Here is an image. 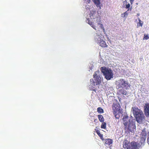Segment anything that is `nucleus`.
<instances>
[{
	"label": "nucleus",
	"instance_id": "obj_30",
	"mask_svg": "<svg viewBox=\"0 0 149 149\" xmlns=\"http://www.w3.org/2000/svg\"><path fill=\"white\" fill-rule=\"evenodd\" d=\"M95 120H95V121H96Z\"/></svg>",
	"mask_w": 149,
	"mask_h": 149
},
{
	"label": "nucleus",
	"instance_id": "obj_2",
	"mask_svg": "<svg viewBox=\"0 0 149 149\" xmlns=\"http://www.w3.org/2000/svg\"><path fill=\"white\" fill-rule=\"evenodd\" d=\"M86 19V22L90 25L94 29L96 30H98V28L99 27L100 28H101L103 30L104 32V29L103 27L102 24L101 23L100 17H98L96 20L95 19L92 20V21H90L88 18Z\"/></svg>",
	"mask_w": 149,
	"mask_h": 149
},
{
	"label": "nucleus",
	"instance_id": "obj_32",
	"mask_svg": "<svg viewBox=\"0 0 149 149\" xmlns=\"http://www.w3.org/2000/svg\"><path fill=\"white\" fill-rule=\"evenodd\" d=\"M116 115H115V117L116 118Z\"/></svg>",
	"mask_w": 149,
	"mask_h": 149
},
{
	"label": "nucleus",
	"instance_id": "obj_14",
	"mask_svg": "<svg viewBox=\"0 0 149 149\" xmlns=\"http://www.w3.org/2000/svg\"><path fill=\"white\" fill-rule=\"evenodd\" d=\"M105 144L109 145L112 143V141L111 139H107L105 140Z\"/></svg>",
	"mask_w": 149,
	"mask_h": 149
},
{
	"label": "nucleus",
	"instance_id": "obj_27",
	"mask_svg": "<svg viewBox=\"0 0 149 149\" xmlns=\"http://www.w3.org/2000/svg\"><path fill=\"white\" fill-rule=\"evenodd\" d=\"M124 17H125V15H127V12L126 11V12H125L124 13Z\"/></svg>",
	"mask_w": 149,
	"mask_h": 149
},
{
	"label": "nucleus",
	"instance_id": "obj_1",
	"mask_svg": "<svg viewBox=\"0 0 149 149\" xmlns=\"http://www.w3.org/2000/svg\"><path fill=\"white\" fill-rule=\"evenodd\" d=\"M131 112L133 113L135 117L137 122L141 123L144 121L145 117L142 112L136 107H132L131 109Z\"/></svg>",
	"mask_w": 149,
	"mask_h": 149
},
{
	"label": "nucleus",
	"instance_id": "obj_9",
	"mask_svg": "<svg viewBox=\"0 0 149 149\" xmlns=\"http://www.w3.org/2000/svg\"><path fill=\"white\" fill-rule=\"evenodd\" d=\"M120 106L118 103L113 104L112 105L113 110L115 112L118 111L120 110Z\"/></svg>",
	"mask_w": 149,
	"mask_h": 149
},
{
	"label": "nucleus",
	"instance_id": "obj_24",
	"mask_svg": "<svg viewBox=\"0 0 149 149\" xmlns=\"http://www.w3.org/2000/svg\"><path fill=\"white\" fill-rule=\"evenodd\" d=\"M147 141L148 143L149 144V135H148V137L147 138Z\"/></svg>",
	"mask_w": 149,
	"mask_h": 149
},
{
	"label": "nucleus",
	"instance_id": "obj_17",
	"mask_svg": "<svg viewBox=\"0 0 149 149\" xmlns=\"http://www.w3.org/2000/svg\"><path fill=\"white\" fill-rule=\"evenodd\" d=\"M97 112L100 113L104 112V110L101 108L99 107L97 109Z\"/></svg>",
	"mask_w": 149,
	"mask_h": 149
},
{
	"label": "nucleus",
	"instance_id": "obj_18",
	"mask_svg": "<svg viewBox=\"0 0 149 149\" xmlns=\"http://www.w3.org/2000/svg\"><path fill=\"white\" fill-rule=\"evenodd\" d=\"M102 125L101 126L102 128L105 129L106 127V123L104 122H102Z\"/></svg>",
	"mask_w": 149,
	"mask_h": 149
},
{
	"label": "nucleus",
	"instance_id": "obj_8",
	"mask_svg": "<svg viewBox=\"0 0 149 149\" xmlns=\"http://www.w3.org/2000/svg\"><path fill=\"white\" fill-rule=\"evenodd\" d=\"M140 146V145L137 142H132L131 143L129 149H139Z\"/></svg>",
	"mask_w": 149,
	"mask_h": 149
},
{
	"label": "nucleus",
	"instance_id": "obj_26",
	"mask_svg": "<svg viewBox=\"0 0 149 149\" xmlns=\"http://www.w3.org/2000/svg\"><path fill=\"white\" fill-rule=\"evenodd\" d=\"M134 0H130V2L131 4L133 3V2L134 1Z\"/></svg>",
	"mask_w": 149,
	"mask_h": 149
},
{
	"label": "nucleus",
	"instance_id": "obj_25",
	"mask_svg": "<svg viewBox=\"0 0 149 149\" xmlns=\"http://www.w3.org/2000/svg\"><path fill=\"white\" fill-rule=\"evenodd\" d=\"M92 87H93V88H91L90 90L94 91V89H95V88L94 87H93V86Z\"/></svg>",
	"mask_w": 149,
	"mask_h": 149
},
{
	"label": "nucleus",
	"instance_id": "obj_12",
	"mask_svg": "<svg viewBox=\"0 0 149 149\" xmlns=\"http://www.w3.org/2000/svg\"><path fill=\"white\" fill-rule=\"evenodd\" d=\"M92 1L97 7H99L100 9L101 8L100 6V0H92Z\"/></svg>",
	"mask_w": 149,
	"mask_h": 149
},
{
	"label": "nucleus",
	"instance_id": "obj_11",
	"mask_svg": "<svg viewBox=\"0 0 149 149\" xmlns=\"http://www.w3.org/2000/svg\"><path fill=\"white\" fill-rule=\"evenodd\" d=\"M144 112L146 116H149V104H145L144 107Z\"/></svg>",
	"mask_w": 149,
	"mask_h": 149
},
{
	"label": "nucleus",
	"instance_id": "obj_15",
	"mask_svg": "<svg viewBox=\"0 0 149 149\" xmlns=\"http://www.w3.org/2000/svg\"><path fill=\"white\" fill-rule=\"evenodd\" d=\"M119 92L120 93L122 94L126 95L127 94V92L126 91H125L124 88L119 89Z\"/></svg>",
	"mask_w": 149,
	"mask_h": 149
},
{
	"label": "nucleus",
	"instance_id": "obj_20",
	"mask_svg": "<svg viewBox=\"0 0 149 149\" xmlns=\"http://www.w3.org/2000/svg\"><path fill=\"white\" fill-rule=\"evenodd\" d=\"M139 24H140L139 26H142L143 24V22L140 19H139Z\"/></svg>",
	"mask_w": 149,
	"mask_h": 149
},
{
	"label": "nucleus",
	"instance_id": "obj_16",
	"mask_svg": "<svg viewBox=\"0 0 149 149\" xmlns=\"http://www.w3.org/2000/svg\"><path fill=\"white\" fill-rule=\"evenodd\" d=\"M98 116L99 120L101 122H103L104 121V119L102 116L101 115H99Z\"/></svg>",
	"mask_w": 149,
	"mask_h": 149
},
{
	"label": "nucleus",
	"instance_id": "obj_7",
	"mask_svg": "<svg viewBox=\"0 0 149 149\" xmlns=\"http://www.w3.org/2000/svg\"><path fill=\"white\" fill-rule=\"evenodd\" d=\"M89 17L92 20H95L96 19V18L98 17H100L99 15V14L96 13L95 10H93L91 12L89 15Z\"/></svg>",
	"mask_w": 149,
	"mask_h": 149
},
{
	"label": "nucleus",
	"instance_id": "obj_19",
	"mask_svg": "<svg viewBox=\"0 0 149 149\" xmlns=\"http://www.w3.org/2000/svg\"><path fill=\"white\" fill-rule=\"evenodd\" d=\"M127 116H123V120L124 121L123 122H127Z\"/></svg>",
	"mask_w": 149,
	"mask_h": 149
},
{
	"label": "nucleus",
	"instance_id": "obj_6",
	"mask_svg": "<svg viewBox=\"0 0 149 149\" xmlns=\"http://www.w3.org/2000/svg\"><path fill=\"white\" fill-rule=\"evenodd\" d=\"M116 84L117 89H123L128 85L127 82L123 79H120L116 81Z\"/></svg>",
	"mask_w": 149,
	"mask_h": 149
},
{
	"label": "nucleus",
	"instance_id": "obj_3",
	"mask_svg": "<svg viewBox=\"0 0 149 149\" xmlns=\"http://www.w3.org/2000/svg\"><path fill=\"white\" fill-rule=\"evenodd\" d=\"M100 70L104 77L107 80H110L113 78V73L110 68L105 67H102L100 68Z\"/></svg>",
	"mask_w": 149,
	"mask_h": 149
},
{
	"label": "nucleus",
	"instance_id": "obj_22",
	"mask_svg": "<svg viewBox=\"0 0 149 149\" xmlns=\"http://www.w3.org/2000/svg\"><path fill=\"white\" fill-rule=\"evenodd\" d=\"M142 132H144V133L143 134H144V136H146V135L147 132H145V129H144L142 131Z\"/></svg>",
	"mask_w": 149,
	"mask_h": 149
},
{
	"label": "nucleus",
	"instance_id": "obj_31",
	"mask_svg": "<svg viewBox=\"0 0 149 149\" xmlns=\"http://www.w3.org/2000/svg\"><path fill=\"white\" fill-rule=\"evenodd\" d=\"M139 14L138 15V16H139Z\"/></svg>",
	"mask_w": 149,
	"mask_h": 149
},
{
	"label": "nucleus",
	"instance_id": "obj_29",
	"mask_svg": "<svg viewBox=\"0 0 149 149\" xmlns=\"http://www.w3.org/2000/svg\"><path fill=\"white\" fill-rule=\"evenodd\" d=\"M92 68H91L90 69H91V70H92Z\"/></svg>",
	"mask_w": 149,
	"mask_h": 149
},
{
	"label": "nucleus",
	"instance_id": "obj_10",
	"mask_svg": "<svg viewBox=\"0 0 149 149\" xmlns=\"http://www.w3.org/2000/svg\"><path fill=\"white\" fill-rule=\"evenodd\" d=\"M103 37L101 34H97L95 36L94 39L96 42L98 43H99L100 41L101 40Z\"/></svg>",
	"mask_w": 149,
	"mask_h": 149
},
{
	"label": "nucleus",
	"instance_id": "obj_28",
	"mask_svg": "<svg viewBox=\"0 0 149 149\" xmlns=\"http://www.w3.org/2000/svg\"><path fill=\"white\" fill-rule=\"evenodd\" d=\"M87 1H86V2H88V3H89L90 1V0H86Z\"/></svg>",
	"mask_w": 149,
	"mask_h": 149
},
{
	"label": "nucleus",
	"instance_id": "obj_21",
	"mask_svg": "<svg viewBox=\"0 0 149 149\" xmlns=\"http://www.w3.org/2000/svg\"><path fill=\"white\" fill-rule=\"evenodd\" d=\"M149 38L148 36V35H144V37L143 38V40H148Z\"/></svg>",
	"mask_w": 149,
	"mask_h": 149
},
{
	"label": "nucleus",
	"instance_id": "obj_23",
	"mask_svg": "<svg viewBox=\"0 0 149 149\" xmlns=\"http://www.w3.org/2000/svg\"><path fill=\"white\" fill-rule=\"evenodd\" d=\"M130 4L128 3V4H127L126 5V8H128L130 7Z\"/></svg>",
	"mask_w": 149,
	"mask_h": 149
},
{
	"label": "nucleus",
	"instance_id": "obj_4",
	"mask_svg": "<svg viewBox=\"0 0 149 149\" xmlns=\"http://www.w3.org/2000/svg\"><path fill=\"white\" fill-rule=\"evenodd\" d=\"M93 78H94L95 81H94L93 79H91L90 81L91 84H92V85L94 86L100 84L103 78L102 73L99 70H98L95 72L93 75Z\"/></svg>",
	"mask_w": 149,
	"mask_h": 149
},
{
	"label": "nucleus",
	"instance_id": "obj_5",
	"mask_svg": "<svg viewBox=\"0 0 149 149\" xmlns=\"http://www.w3.org/2000/svg\"><path fill=\"white\" fill-rule=\"evenodd\" d=\"M123 124L125 126V128L131 132H134V130L136 128L134 123L130 119L128 120V122H123Z\"/></svg>",
	"mask_w": 149,
	"mask_h": 149
},
{
	"label": "nucleus",
	"instance_id": "obj_13",
	"mask_svg": "<svg viewBox=\"0 0 149 149\" xmlns=\"http://www.w3.org/2000/svg\"><path fill=\"white\" fill-rule=\"evenodd\" d=\"M98 44L101 47H107V46L104 41L102 39L100 41L99 43H98Z\"/></svg>",
	"mask_w": 149,
	"mask_h": 149
}]
</instances>
